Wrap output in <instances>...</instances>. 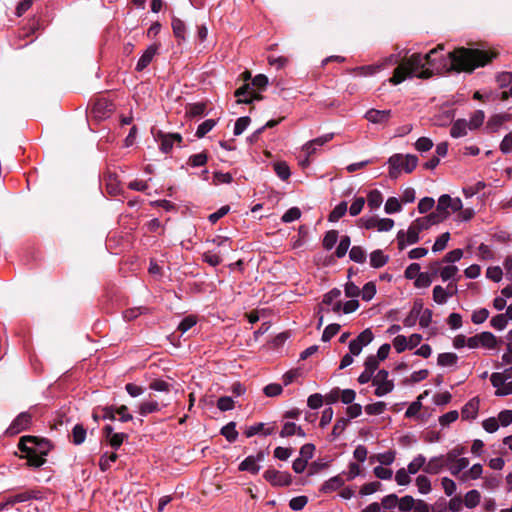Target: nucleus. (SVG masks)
Segmentation results:
<instances>
[{
  "label": "nucleus",
  "instance_id": "f257e3e1",
  "mask_svg": "<svg viewBox=\"0 0 512 512\" xmlns=\"http://www.w3.org/2000/svg\"><path fill=\"white\" fill-rule=\"evenodd\" d=\"M443 47L430 50L427 54H412L405 61L401 62L394 70L393 76L389 79L393 85L400 84L407 77L429 78L435 72L442 70H455L457 72H472L477 67L489 63L496 57V53L470 48H458L449 52L447 56L439 55Z\"/></svg>",
  "mask_w": 512,
  "mask_h": 512
},
{
  "label": "nucleus",
  "instance_id": "f03ea898",
  "mask_svg": "<svg viewBox=\"0 0 512 512\" xmlns=\"http://www.w3.org/2000/svg\"><path fill=\"white\" fill-rule=\"evenodd\" d=\"M18 448L25 453L23 458L27 459V465L33 468H39L45 463V456L50 451V443L35 436L21 437Z\"/></svg>",
  "mask_w": 512,
  "mask_h": 512
},
{
  "label": "nucleus",
  "instance_id": "7ed1b4c3",
  "mask_svg": "<svg viewBox=\"0 0 512 512\" xmlns=\"http://www.w3.org/2000/svg\"><path fill=\"white\" fill-rule=\"evenodd\" d=\"M388 174L391 179H397L402 172L411 173L418 164V158L413 154H393L388 158Z\"/></svg>",
  "mask_w": 512,
  "mask_h": 512
},
{
  "label": "nucleus",
  "instance_id": "20e7f679",
  "mask_svg": "<svg viewBox=\"0 0 512 512\" xmlns=\"http://www.w3.org/2000/svg\"><path fill=\"white\" fill-rule=\"evenodd\" d=\"M493 387L496 388V396H508L512 394V366L503 372H494L490 376Z\"/></svg>",
  "mask_w": 512,
  "mask_h": 512
},
{
  "label": "nucleus",
  "instance_id": "39448f33",
  "mask_svg": "<svg viewBox=\"0 0 512 512\" xmlns=\"http://www.w3.org/2000/svg\"><path fill=\"white\" fill-rule=\"evenodd\" d=\"M43 494L38 489H28L22 491L20 493L9 495L4 498V501L0 503V512L8 509V507L13 506L18 503H24L30 500H42Z\"/></svg>",
  "mask_w": 512,
  "mask_h": 512
},
{
  "label": "nucleus",
  "instance_id": "423d86ee",
  "mask_svg": "<svg viewBox=\"0 0 512 512\" xmlns=\"http://www.w3.org/2000/svg\"><path fill=\"white\" fill-rule=\"evenodd\" d=\"M372 386L375 387L374 395L383 397L394 390V379L389 377V372L385 369H380L373 378Z\"/></svg>",
  "mask_w": 512,
  "mask_h": 512
},
{
  "label": "nucleus",
  "instance_id": "0eeeda50",
  "mask_svg": "<svg viewBox=\"0 0 512 512\" xmlns=\"http://www.w3.org/2000/svg\"><path fill=\"white\" fill-rule=\"evenodd\" d=\"M362 225L365 229H376L379 232L390 231L394 226V221L390 218L379 219L375 216L362 217Z\"/></svg>",
  "mask_w": 512,
  "mask_h": 512
},
{
  "label": "nucleus",
  "instance_id": "6e6552de",
  "mask_svg": "<svg viewBox=\"0 0 512 512\" xmlns=\"http://www.w3.org/2000/svg\"><path fill=\"white\" fill-rule=\"evenodd\" d=\"M155 140L159 142L160 150L163 153H169L174 144H181L182 136L179 133H164L162 131H158L155 135Z\"/></svg>",
  "mask_w": 512,
  "mask_h": 512
},
{
  "label": "nucleus",
  "instance_id": "1a4fd4ad",
  "mask_svg": "<svg viewBox=\"0 0 512 512\" xmlns=\"http://www.w3.org/2000/svg\"><path fill=\"white\" fill-rule=\"evenodd\" d=\"M264 479L273 486H288L292 482L291 475L276 469H267L263 474Z\"/></svg>",
  "mask_w": 512,
  "mask_h": 512
},
{
  "label": "nucleus",
  "instance_id": "9d476101",
  "mask_svg": "<svg viewBox=\"0 0 512 512\" xmlns=\"http://www.w3.org/2000/svg\"><path fill=\"white\" fill-rule=\"evenodd\" d=\"M31 422L32 416L28 412H22L13 420L6 432L10 435H16L27 430L30 427Z\"/></svg>",
  "mask_w": 512,
  "mask_h": 512
},
{
  "label": "nucleus",
  "instance_id": "9b49d317",
  "mask_svg": "<svg viewBox=\"0 0 512 512\" xmlns=\"http://www.w3.org/2000/svg\"><path fill=\"white\" fill-rule=\"evenodd\" d=\"M419 234L420 232L418 231L417 227L413 224V222L408 227L406 233L402 230L399 231L397 235L399 249L402 250L406 247V245H412L417 243L419 241Z\"/></svg>",
  "mask_w": 512,
  "mask_h": 512
},
{
  "label": "nucleus",
  "instance_id": "f8f14e48",
  "mask_svg": "<svg viewBox=\"0 0 512 512\" xmlns=\"http://www.w3.org/2000/svg\"><path fill=\"white\" fill-rule=\"evenodd\" d=\"M265 458L263 451H259L256 455L246 457L239 465L240 471H248L252 474H257L260 470L259 463Z\"/></svg>",
  "mask_w": 512,
  "mask_h": 512
},
{
  "label": "nucleus",
  "instance_id": "ddd939ff",
  "mask_svg": "<svg viewBox=\"0 0 512 512\" xmlns=\"http://www.w3.org/2000/svg\"><path fill=\"white\" fill-rule=\"evenodd\" d=\"M364 117L372 124L386 126L392 117V111L372 108L365 113Z\"/></svg>",
  "mask_w": 512,
  "mask_h": 512
},
{
  "label": "nucleus",
  "instance_id": "4468645a",
  "mask_svg": "<svg viewBox=\"0 0 512 512\" xmlns=\"http://www.w3.org/2000/svg\"><path fill=\"white\" fill-rule=\"evenodd\" d=\"M234 95L238 98V104H251L255 100L262 99L260 94H257L250 89L249 84L242 85L235 91Z\"/></svg>",
  "mask_w": 512,
  "mask_h": 512
},
{
  "label": "nucleus",
  "instance_id": "2eb2a0df",
  "mask_svg": "<svg viewBox=\"0 0 512 512\" xmlns=\"http://www.w3.org/2000/svg\"><path fill=\"white\" fill-rule=\"evenodd\" d=\"M103 433L110 446L117 450L123 442L128 438L126 433H115L111 425H106L103 428Z\"/></svg>",
  "mask_w": 512,
  "mask_h": 512
},
{
  "label": "nucleus",
  "instance_id": "dca6fc26",
  "mask_svg": "<svg viewBox=\"0 0 512 512\" xmlns=\"http://www.w3.org/2000/svg\"><path fill=\"white\" fill-rule=\"evenodd\" d=\"M334 137V133H327L315 139H312L303 145V151L310 156L314 154L318 147L323 146L327 142L331 141Z\"/></svg>",
  "mask_w": 512,
  "mask_h": 512
},
{
  "label": "nucleus",
  "instance_id": "f3484780",
  "mask_svg": "<svg viewBox=\"0 0 512 512\" xmlns=\"http://www.w3.org/2000/svg\"><path fill=\"white\" fill-rule=\"evenodd\" d=\"M446 467L444 455L434 456L425 464L424 472L431 475L440 473Z\"/></svg>",
  "mask_w": 512,
  "mask_h": 512
},
{
  "label": "nucleus",
  "instance_id": "a211bd4d",
  "mask_svg": "<svg viewBox=\"0 0 512 512\" xmlns=\"http://www.w3.org/2000/svg\"><path fill=\"white\" fill-rule=\"evenodd\" d=\"M480 401L478 397L470 399L462 408L461 416L463 420H473L477 417Z\"/></svg>",
  "mask_w": 512,
  "mask_h": 512
},
{
  "label": "nucleus",
  "instance_id": "6ab92c4d",
  "mask_svg": "<svg viewBox=\"0 0 512 512\" xmlns=\"http://www.w3.org/2000/svg\"><path fill=\"white\" fill-rule=\"evenodd\" d=\"M438 223H441V217H438L433 212H431L429 215L417 218L416 220L413 221V224L417 227L419 232L427 230L431 226Z\"/></svg>",
  "mask_w": 512,
  "mask_h": 512
},
{
  "label": "nucleus",
  "instance_id": "aec40b11",
  "mask_svg": "<svg viewBox=\"0 0 512 512\" xmlns=\"http://www.w3.org/2000/svg\"><path fill=\"white\" fill-rule=\"evenodd\" d=\"M450 202H451V197L448 194H443L438 199V204H437L436 210L433 211V213L435 215H437L438 217H441V222H443L445 219H447L448 216L450 215V212L448 210L449 206H450Z\"/></svg>",
  "mask_w": 512,
  "mask_h": 512
},
{
  "label": "nucleus",
  "instance_id": "412c9836",
  "mask_svg": "<svg viewBox=\"0 0 512 512\" xmlns=\"http://www.w3.org/2000/svg\"><path fill=\"white\" fill-rule=\"evenodd\" d=\"M156 52L157 47L155 45H150L139 58L135 69L139 72L143 71L151 63L154 56L156 55Z\"/></svg>",
  "mask_w": 512,
  "mask_h": 512
},
{
  "label": "nucleus",
  "instance_id": "4be33fe9",
  "mask_svg": "<svg viewBox=\"0 0 512 512\" xmlns=\"http://www.w3.org/2000/svg\"><path fill=\"white\" fill-rule=\"evenodd\" d=\"M344 485V479L340 475H336L325 481L321 488L320 492L324 494H328L334 492L341 488Z\"/></svg>",
  "mask_w": 512,
  "mask_h": 512
},
{
  "label": "nucleus",
  "instance_id": "5701e85b",
  "mask_svg": "<svg viewBox=\"0 0 512 512\" xmlns=\"http://www.w3.org/2000/svg\"><path fill=\"white\" fill-rule=\"evenodd\" d=\"M469 129V125L465 119H458L456 120L451 129H450V135L453 138H460L467 134V130Z\"/></svg>",
  "mask_w": 512,
  "mask_h": 512
},
{
  "label": "nucleus",
  "instance_id": "b1692460",
  "mask_svg": "<svg viewBox=\"0 0 512 512\" xmlns=\"http://www.w3.org/2000/svg\"><path fill=\"white\" fill-rule=\"evenodd\" d=\"M222 251L209 250L202 254V260L212 267H216L222 263Z\"/></svg>",
  "mask_w": 512,
  "mask_h": 512
},
{
  "label": "nucleus",
  "instance_id": "393cba45",
  "mask_svg": "<svg viewBox=\"0 0 512 512\" xmlns=\"http://www.w3.org/2000/svg\"><path fill=\"white\" fill-rule=\"evenodd\" d=\"M480 347L494 349L497 346V338L491 332L484 331L478 334Z\"/></svg>",
  "mask_w": 512,
  "mask_h": 512
},
{
  "label": "nucleus",
  "instance_id": "a878e982",
  "mask_svg": "<svg viewBox=\"0 0 512 512\" xmlns=\"http://www.w3.org/2000/svg\"><path fill=\"white\" fill-rule=\"evenodd\" d=\"M388 260V255H385L384 252L380 249L375 250L370 254V265L373 268L383 267L388 262Z\"/></svg>",
  "mask_w": 512,
  "mask_h": 512
},
{
  "label": "nucleus",
  "instance_id": "bb28decb",
  "mask_svg": "<svg viewBox=\"0 0 512 512\" xmlns=\"http://www.w3.org/2000/svg\"><path fill=\"white\" fill-rule=\"evenodd\" d=\"M483 473L482 465L477 463L474 464L468 471H464L460 476L459 480L466 482L469 479L476 480L481 477Z\"/></svg>",
  "mask_w": 512,
  "mask_h": 512
},
{
  "label": "nucleus",
  "instance_id": "cd10ccee",
  "mask_svg": "<svg viewBox=\"0 0 512 512\" xmlns=\"http://www.w3.org/2000/svg\"><path fill=\"white\" fill-rule=\"evenodd\" d=\"M220 434L226 438L230 443H233L238 438V431L236 430V423L231 421L221 428Z\"/></svg>",
  "mask_w": 512,
  "mask_h": 512
},
{
  "label": "nucleus",
  "instance_id": "c85d7f7f",
  "mask_svg": "<svg viewBox=\"0 0 512 512\" xmlns=\"http://www.w3.org/2000/svg\"><path fill=\"white\" fill-rule=\"evenodd\" d=\"M139 413L141 416H147L148 414L158 412L161 410L159 403L155 400L143 401L139 405Z\"/></svg>",
  "mask_w": 512,
  "mask_h": 512
},
{
  "label": "nucleus",
  "instance_id": "c756f323",
  "mask_svg": "<svg viewBox=\"0 0 512 512\" xmlns=\"http://www.w3.org/2000/svg\"><path fill=\"white\" fill-rule=\"evenodd\" d=\"M425 464H426V457L422 454H419L408 464L406 470L411 475H414L417 472H419L420 470L424 471Z\"/></svg>",
  "mask_w": 512,
  "mask_h": 512
},
{
  "label": "nucleus",
  "instance_id": "7c9ffc66",
  "mask_svg": "<svg viewBox=\"0 0 512 512\" xmlns=\"http://www.w3.org/2000/svg\"><path fill=\"white\" fill-rule=\"evenodd\" d=\"M480 500H481L480 492L478 490L473 489V490L468 491L465 494L463 503L467 508L473 509L479 505Z\"/></svg>",
  "mask_w": 512,
  "mask_h": 512
},
{
  "label": "nucleus",
  "instance_id": "2f4dec72",
  "mask_svg": "<svg viewBox=\"0 0 512 512\" xmlns=\"http://www.w3.org/2000/svg\"><path fill=\"white\" fill-rule=\"evenodd\" d=\"M469 466V460L465 457L458 458L453 464L448 466L449 472L459 478L460 473Z\"/></svg>",
  "mask_w": 512,
  "mask_h": 512
},
{
  "label": "nucleus",
  "instance_id": "473e14b6",
  "mask_svg": "<svg viewBox=\"0 0 512 512\" xmlns=\"http://www.w3.org/2000/svg\"><path fill=\"white\" fill-rule=\"evenodd\" d=\"M171 25H172L174 36L178 40L184 41L185 40V34H186L185 23L181 19H179L177 17H173Z\"/></svg>",
  "mask_w": 512,
  "mask_h": 512
},
{
  "label": "nucleus",
  "instance_id": "72a5a7b5",
  "mask_svg": "<svg viewBox=\"0 0 512 512\" xmlns=\"http://www.w3.org/2000/svg\"><path fill=\"white\" fill-rule=\"evenodd\" d=\"M458 361V356L455 353H441L438 355L437 364L442 367L454 366Z\"/></svg>",
  "mask_w": 512,
  "mask_h": 512
},
{
  "label": "nucleus",
  "instance_id": "f704fd0d",
  "mask_svg": "<svg viewBox=\"0 0 512 512\" xmlns=\"http://www.w3.org/2000/svg\"><path fill=\"white\" fill-rule=\"evenodd\" d=\"M348 206L347 202L342 201L330 212L328 220L330 222H337L340 218H342L347 212Z\"/></svg>",
  "mask_w": 512,
  "mask_h": 512
},
{
  "label": "nucleus",
  "instance_id": "c9c22d12",
  "mask_svg": "<svg viewBox=\"0 0 512 512\" xmlns=\"http://www.w3.org/2000/svg\"><path fill=\"white\" fill-rule=\"evenodd\" d=\"M452 295L453 293H449L442 286L437 285L433 288V300L437 304H445Z\"/></svg>",
  "mask_w": 512,
  "mask_h": 512
},
{
  "label": "nucleus",
  "instance_id": "e433bc0d",
  "mask_svg": "<svg viewBox=\"0 0 512 512\" xmlns=\"http://www.w3.org/2000/svg\"><path fill=\"white\" fill-rule=\"evenodd\" d=\"M415 483L420 494L426 495L432 490L431 481L426 475H419Z\"/></svg>",
  "mask_w": 512,
  "mask_h": 512
},
{
  "label": "nucleus",
  "instance_id": "4c0bfd02",
  "mask_svg": "<svg viewBox=\"0 0 512 512\" xmlns=\"http://www.w3.org/2000/svg\"><path fill=\"white\" fill-rule=\"evenodd\" d=\"M383 202L382 193L379 190H372L367 195V203L371 209H377Z\"/></svg>",
  "mask_w": 512,
  "mask_h": 512
},
{
  "label": "nucleus",
  "instance_id": "58836bf2",
  "mask_svg": "<svg viewBox=\"0 0 512 512\" xmlns=\"http://www.w3.org/2000/svg\"><path fill=\"white\" fill-rule=\"evenodd\" d=\"M213 244H215L219 250L222 251V254H227L230 250H232L231 240L228 237L224 236H216L211 240Z\"/></svg>",
  "mask_w": 512,
  "mask_h": 512
},
{
  "label": "nucleus",
  "instance_id": "ea45409f",
  "mask_svg": "<svg viewBox=\"0 0 512 512\" xmlns=\"http://www.w3.org/2000/svg\"><path fill=\"white\" fill-rule=\"evenodd\" d=\"M86 429L82 424H76L72 429L73 443L75 445L82 444L86 439Z\"/></svg>",
  "mask_w": 512,
  "mask_h": 512
},
{
  "label": "nucleus",
  "instance_id": "a19ab883",
  "mask_svg": "<svg viewBox=\"0 0 512 512\" xmlns=\"http://www.w3.org/2000/svg\"><path fill=\"white\" fill-rule=\"evenodd\" d=\"M117 458L118 455L115 452H112L110 454H108L107 452L104 453L99 460V467L101 471H107L111 467V464L117 460Z\"/></svg>",
  "mask_w": 512,
  "mask_h": 512
},
{
  "label": "nucleus",
  "instance_id": "79ce46f5",
  "mask_svg": "<svg viewBox=\"0 0 512 512\" xmlns=\"http://www.w3.org/2000/svg\"><path fill=\"white\" fill-rule=\"evenodd\" d=\"M276 175L283 181L287 180L290 175V168L286 162H276L273 165Z\"/></svg>",
  "mask_w": 512,
  "mask_h": 512
},
{
  "label": "nucleus",
  "instance_id": "37998d69",
  "mask_svg": "<svg viewBox=\"0 0 512 512\" xmlns=\"http://www.w3.org/2000/svg\"><path fill=\"white\" fill-rule=\"evenodd\" d=\"M349 257L356 263H364L366 261V251L361 246H353L349 251Z\"/></svg>",
  "mask_w": 512,
  "mask_h": 512
},
{
  "label": "nucleus",
  "instance_id": "c03bdc74",
  "mask_svg": "<svg viewBox=\"0 0 512 512\" xmlns=\"http://www.w3.org/2000/svg\"><path fill=\"white\" fill-rule=\"evenodd\" d=\"M387 404L383 401H378L365 406V412L368 415H381L386 410Z\"/></svg>",
  "mask_w": 512,
  "mask_h": 512
},
{
  "label": "nucleus",
  "instance_id": "a18cd8bd",
  "mask_svg": "<svg viewBox=\"0 0 512 512\" xmlns=\"http://www.w3.org/2000/svg\"><path fill=\"white\" fill-rule=\"evenodd\" d=\"M484 119H485L484 112L482 110H476L470 117L469 122H467L469 125V129L474 130V129L479 128L483 124Z\"/></svg>",
  "mask_w": 512,
  "mask_h": 512
},
{
  "label": "nucleus",
  "instance_id": "49530a36",
  "mask_svg": "<svg viewBox=\"0 0 512 512\" xmlns=\"http://www.w3.org/2000/svg\"><path fill=\"white\" fill-rule=\"evenodd\" d=\"M216 125V120L214 119H207L204 122H202L197 130H196V137L202 138L204 137L208 132H210L214 126Z\"/></svg>",
  "mask_w": 512,
  "mask_h": 512
},
{
  "label": "nucleus",
  "instance_id": "de8ad7c7",
  "mask_svg": "<svg viewBox=\"0 0 512 512\" xmlns=\"http://www.w3.org/2000/svg\"><path fill=\"white\" fill-rule=\"evenodd\" d=\"M146 312H147L146 307H143V306L133 307V308L126 309L123 312V317L126 321H132V320L136 319L137 317H139L140 315L145 314Z\"/></svg>",
  "mask_w": 512,
  "mask_h": 512
},
{
  "label": "nucleus",
  "instance_id": "09e8293b",
  "mask_svg": "<svg viewBox=\"0 0 512 512\" xmlns=\"http://www.w3.org/2000/svg\"><path fill=\"white\" fill-rule=\"evenodd\" d=\"M337 240H338V231L330 230V231L326 232V234L323 238V242H322L323 247L326 250H331L337 243Z\"/></svg>",
  "mask_w": 512,
  "mask_h": 512
},
{
  "label": "nucleus",
  "instance_id": "8fccbe9b",
  "mask_svg": "<svg viewBox=\"0 0 512 512\" xmlns=\"http://www.w3.org/2000/svg\"><path fill=\"white\" fill-rule=\"evenodd\" d=\"M208 161V155L205 152L191 155L188 159V164L192 167L204 166Z\"/></svg>",
  "mask_w": 512,
  "mask_h": 512
},
{
  "label": "nucleus",
  "instance_id": "3c124183",
  "mask_svg": "<svg viewBox=\"0 0 512 512\" xmlns=\"http://www.w3.org/2000/svg\"><path fill=\"white\" fill-rule=\"evenodd\" d=\"M197 323V317L194 315H188L185 318L181 320V322L178 325V330L184 334L188 330H190L193 326H195Z\"/></svg>",
  "mask_w": 512,
  "mask_h": 512
},
{
  "label": "nucleus",
  "instance_id": "603ef678",
  "mask_svg": "<svg viewBox=\"0 0 512 512\" xmlns=\"http://www.w3.org/2000/svg\"><path fill=\"white\" fill-rule=\"evenodd\" d=\"M350 243H351L350 237L347 235L343 236L340 239V242L336 248L335 255L338 258L344 257L350 247Z\"/></svg>",
  "mask_w": 512,
  "mask_h": 512
},
{
  "label": "nucleus",
  "instance_id": "864d4df0",
  "mask_svg": "<svg viewBox=\"0 0 512 512\" xmlns=\"http://www.w3.org/2000/svg\"><path fill=\"white\" fill-rule=\"evenodd\" d=\"M449 240H450L449 232H445V233L441 234L434 242V244L432 246V251L440 252V251L444 250L446 248Z\"/></svg>",
  "mask_w": 512,
  "mask_h": 512
},
{
  "label": "nucleus",
  "instance_id": "5fc2aeb1",
  "mask_svg": "<svg viewBox=\"0 0 512 512\" xmlns=\"http://www.w3.org/2000/svg\"><path fill=\"white\" fill-rule=\"evenodd\" d=\"M364 301H370L376 294V285L373 282H367L360 291Z\"/></svg>",
  "mask_w": 512,
  "mask_h": 512
},
{
  "label": "nucleus",
  "instance_id": "6e6d98bb",
  "mask_svg": "<svg viewBox=\"0 0 512 512\" xmlns=\"http://www.w3.org/2000/svg\"><path fill=\"white\" fill-rule=\"evenodd\" d=\"M251 120L248 116L240 117L236 120L234 125V135L239 136L241 135L246 128L249 126Z\"/></svg>",
  "mask_w": 512,
  "mask_h": 512
},
{
  "label": "nucleus",
  "instance_id": "4d7b16f0",
  "mask_svg": "<svg viewBox=\"0 0 512 512\" xmlns=\"http://www.w3.org/2000/svg\"><path fill=\"white\" fill-rule=\"evenodd\" d=\"M374 339L373 332L370 328H367L363 330L356 338L355 341H357L362 347L367 346L372 342Z\"/></svg>",
  "mask_w": 512,
  "mask_h": 512
},
{
  "label": "nucleus",
  "instance_id": "13d9d810",
  "mask_svg": "<svg viewBox=\"0 0 512 512\" xmlns=\"http://www.w3.org/2000/svg\"><path fill=\"white\" fill-rule=\"evenodd\" d=\"M348 423H349V419H347V418L338 419L332 429V433H331L332 438L336 439L338 436H340L345 431Z\"/></svg>",
  "mask_w": 512,
  "mask_h": 512
},
{
  "label": "nucleus",
  "instance_id": "bf43d9fd",
  "mask_svg": "<svg viewBox=\"0 0 512 512\" xmlns=\"http://www.w3.org/2000/svg\"><path fill=\"white\" fill-rule=\"evenodd\" d=\"M235 407L234 400L229 396H222L217 400V408L220 411H230Z\"/></svg>",
  "mask_w": 512,
  "mask_h": 512
},
{
  "label": "nucleus",
  "instance_id": "052dcab7",
  "mask_svg": "<svg viewBox=\"0 0 512 512\" xmlns=\"http://www.w3.org/2000/svg\"><path fill=\"white\" fill-rule=\"evenodd\" d=\"M441 485L444 490V493L448 497H451L456 492L457 485H456L455 481L448 477H443L441 479Z\"/></svg>",
  "mask_w": 512,
  "mask_h": 512
},
{
  "label": "nucleus",
  "instance_id": "680f3d73",
  "mask_svg": "<svg viewBox=\"0 0 512 512\" xmlns=\"http://www.w3.org/2000/svg\"><path fill=\"white\" fill-rule=\"evenodd\" d=\"M341 326L339 324H329L328 326H326V328L324 329L323 331V334H322V341L323 342H328L330 341V339L332 337H334L340 330Z\"/></svg>",
  "mask_w": 512,
  "mask_h": 512
},
{
  "label": "nucleus",
  "instance_id": "e2e57ef3",
  "mask_svg": "<svg viewBox=\"0 0 512 512\" xmlns=\"http://www.w3.org/2000/svg\"><path fill=\"white\" fill-rule=\"evenodd\" d=\"M508 324V317L505 314H498L491 319V326L496 330H503Z\"/></svg>",
  "mask_w": 512,
  "mask_h": 512
},
{
  "label": "nucleus",
  "instance_id": "0e129e2a",
  "mask_svg": "<svg viewBox=\"0 0 512 512\" xmlns=\"http://www.w3.org/2000/svg\"><path fill=\"white\" fill-rule=\"evenodd\" d=\"M401 204L399 202V200L395 197H390L387 199L386 203H385V212L387 214H394V213H397L401 210Z\"/></svg>",
  "mask_w": 512,
  "mask_h": 512
},
{
  "label": "nucleus",
  "instance_id": "69168bd1",
  "mask_svg": "<svg viewBox=\"0 0 512 512\" xmlns=\"http://www.w3.org/2000/svg\"><path fill=\"white\" fill-rule=\"evenodd\" d=\"M301 217V211L297 207H292L288 209L282 216L281 220L284 223H291L295 220H298Z\"/></svg>",
  "mask_w": 512,
  "mask_h": 512
},
{
  "label": "nucleus",
  "instance_id": "338daca9",
  "mask_svg": "<svg viewBox=\"0 0 512 512\" xmlns=\"http://www.w3.org/2000/svg\"><path fill=\"white\" fill-rule=\"evenodd\" d=\"M308 503V498L307 496H297V497H293L290 502H289V507L293 510V511H300L302 510L306 504Z\"/></svg>",
  "mask_w": 512,
  "mask_h": 512
},
{
  "label": "nucleus",
  "instance_id": "774afa93",
  "mask_svg": "<svg viewBox=\"0 0 512 512\" xmlns=\"http://www.w3.org/2000/svg\"><path fill=\"white\" fill-rule=\"evenodd\" d=\"M499 149L503 154L512 153V131L504 136L499 145Z\"/></svg>",
  "mask_w": 512,
  "mask_h": 512
}]
</instances>
